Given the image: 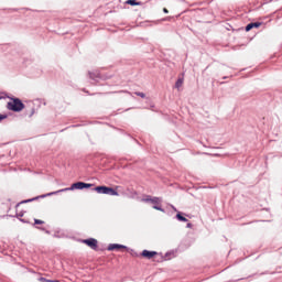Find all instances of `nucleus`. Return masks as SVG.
Instances as JSON below:
<instances>
[{
  "instance_id": "nucleus-19",
  "label": "nucleus",
  "mask_w": 282,
  "mask_h": 282,
  "mask_svg": "<svg viewBox=\"0 0 282 282\" xmlns=\"http://www.w3.org/2000/svg\"><path fill=\"white\" fill-rule=\"evenodd\" d=\"M25 202H28V200H25ZM21 204H25V203H24V202L19 203V204L15 206V208H19V206H21Z\"/></svg>"
},
{
  "instance_id": "nucleus-1",
  "label": "nucleus",
  "mask_w": 282,
  "mask_h": 282,
  "mask_svg": "<svg viewBox=\"0 0 282 282\" xmlns=\"http://www.w3.org/2000/svg\"><path fill=\"white\" fill-rule=\"evenodd\" d=\"M7 107L10 111H23L25 109V105L19 98H12L8 104Z\"/></svg>"
},
{
  "instance_id": "nucleus-5",
  "label": "nucleus",
  "mask_w": 282,
  "mask_h": 282,
  "mask_svg": "<svg viewBox=\"0 0 282 282\" xmlns=\"http://www.w3.org/2000/svg\"><path fill=\"white\" fill-rule=\"evenodd\" d=\"M141 257H143L144 259H153V257H158V252L156 251L143 250L141 252Z\"/></svg>"
},
{
  "instance_id": "nucleus-16",
  "label": "nucleus",
  "mask_w": 282,
  "mask_h": 282,
  "mask_svg": "<svg viewBox=\"0 0 282 282\" xmlns=\"http://www.w3.org/2000/svg\"><path fill=\"white\" fill-rule=\"evenodd\" d=\"M6 118H8L7 115H0V122H1L2 120H6Z\"/></svg>"
},
{
  "instance_id": "nucleus-11",
  "label": "nucleus",
  "mask_w": 282,
  "mask_h": 282,
  "mask_svg": "<svg viewBox=\"0 0 282 282\" xmlns=\"http://www.w3.org/2000/svg\"><path fill=\"white\" fill-rule=\"evenodd\" d=\"M176 219H178V221H188V219H186V217L182 216V214H177Z\"/></svg>"
},
{
  "instance_id": "nucleus-13",
  "label": "nucleus",
  "mask_w": 282,
  "mask_h": 282,
  "mask_svg": "<svg viewBox=\"0 0 282 282\" xmlns=\"http://www.w3.org/2000/svg\"><path fill=\"white\" fill-rule=\"evenodd\" d=\"M34 224H36L37 226H43V224H45V221H43L41 219H35Z\"/></svg>"
},
{
  "instance_id": "nucleus-18",
  "label": "nucleus",
  "mask_w": 282,
  "mask_h": 282,
  "mask_svg": "<svg viewBox=\"0 0 282 282\" xmlns=\"http://www.w3.org/2000/svg\"><path fill=\"white\" fill-rule=\"evenodd\" d=\"M163 12H164L165 14H169V9L164 8V9H163Z\"/></svg>"
},
{
  "instance_id": "nucleus-17",
  "label": "nucleus",
  "mask_w": 282,
  "mask_h": 282,
  "mask_svg": "<svg viewBox=\"0 0 282 282\" xmlns=\"http://www.w3.org/2000/svg\"><path fill=\"white\" fill-rule=\"evenodd\" d=\"M154 210H162L161 207H158V206H153Z\"/></svg>"
},
{
  "instance_id": "nucleus-15",
  "label": "nucleus",
  "mask_w": 282,
  "mask_h": 282,
  "mask_svg": "<svg viewBox=\"0 0 282 282\" xmlns=\"http://www.w3.org/2000/svg\"><path fill=\"white\" fill-rule=\"evenodd\" d=\"M91 186H94V184H90V183H84V188H91Z\"/></svg>"
},
{
  "instance_id": "nucleus-10",
  "label": "nucleus",
  "mask_w": 282,
  "mask_h": 282,
  "mask_svg": "<svg viewBox=\"0 0 282 282\" xmlns=\"http://www.w3.org/2000/svg\"><path fill=\"white\" fill-rule=\"evenodd\" d=\"M127 6H142V2H138L135 0H127Z\"/></svg>"
},
{
  "instance_id": "nucleus-14",
  "label": "nucleus",
  "mask_w": 282,
  "mask_h": 282,
  "mask_svg": "<svg viewBox=\"0 0 282 282\" xmlns=\"http://www.w3.org/2000/svg\"><path fill=\"white\" fill-rule=\"evenodd\" d=\"M135 96H140V98H147V95L144 93H134Z\"/></svg>"
},
{
  "instance_id": "nucleus-2",
  "label": "nucleus",
  "mask_w": 282,
  "mask_h": 282,
  "mask_svg": "<svg viewBox=\"0 0 282 282\" xmlns=\"http://www.w3.org/2000/svg\"><path fill=\"white\" fill-rule=\"evenodd\" d=\"M118 186L113 187H107V186H97L95 187L96 193H99L100 195H112L115 197H118L120 194L118 193Z\"/></svg>"
},
{
  "instance_id": "nucleus-6",
  "label": "nucleus",
  "mask_w": 282,
  "mask_h": 282,
  "mask_svg": "<svg viewBox=\"0 0 282 282\" xmlns=\"http://www.w3.org/2000/svg\"><path fill=\"white\" fill-rule=\"evenodd\" d=\"M108 250L109 251H113V250H127V246L124 245H118V243H111L108 246Z\"/></svg>"
},
{
  "instance_id": "nucleus-8",
  "label": "nucleus",
  "mask_w": 282,
  "mask_h": 282,
  "mask_svg": "<svg viewBox=\"0 0 282 282\" xmlns=\"http://www.w3.org/2000/svg\"><path fill=\"white\" fill-rule=\"evenodd\" d=\"M253 28H261V22H251L246 26V32H250Z\"/></svg>"
},
{
  "instance_id": "nucleus-4",
  "label": "nucleus",
  "mask_w": 282,
  "mask_h": 282,
  "mask_svg": "<svg viewBox=\"0 0 282 282\" xmlns=\"http://www.w3.org/2000/svg\"><path fill=\"white\" fill-rule=\"evenodd\" d=\"M82 242L91 248V250H98V240L96 238L84 239Z\"/></svg>"
},
{
  "instance_id": "nucleus-20",
  "label": "nucleus",
  "mask_w": 282,
  "mask_h": 282,
  "mask_svg": "<svg viewBox=\"0 0 282 282\" xmlns=\"http://www.w3.org/2000/svg\"><path fill=\"white\" fill-rule=\"evenodd\" d=\"M18 215L19 217H23V212H20Z\"/></svg>"
},
{
  "instance_id": "nucleus-3",
  "label": "nucleus",
  "mask_w": 282,
  "mask_h": 282,
  "mask_svg": "<svg viewBox=\"0 0 282 282\" xmlns=\"http://www.w3.org/2000/svg\"><path fill=\"white\" fill-rule=\"evenodd\" d=\"M83 188H84V183L83 182H77V183L72 184L70 187H66V188H63V189H59V191H56V192L48 193L47 197H51V195H58V193H65L67 191H83Z\"/></svg>"
},
{
  "instance_id": "nucleus-7",
  "label": "nucleus",
  "mask_w": 282,
  "mask_h": 282,
  "mask_svg": "<svg viewBox=\"0 0 282 282\" xmlns=\"http://www.w3.org/2000/svg\"><path fill=\"white\" fill-rule=\"evenodd\" d=\"M142 202H145V203L150 202L151 204H160V202H162V198L147 196L145 198L142 199Z\"/></svg>"
},
{
  "instance_id": "nucleus-9",
  "label": "nucleus",
  "mask_w": 282,
  "mask_h": 282,
  "mask_svg": "<svg viewBox=\"0 0 282 282\" xmlns=\"http://www.w3.org/2000/svg\"><path fill=\"white\" fill-rule=\"evenodd\" d=\"M182 85H184V77H180L176 83H175V87L176 89H180L182 87Z\"/></svg>"
},
{
  "instance_id": "nucleus-12",
  "label": "nucleus",
  "mask_w": 282,
  "mask_h": 282,
  "mask_svg": "<svg viewBox=\"0 0 282 282\" xmlns=\"http://www.w3.org/2000/svg\"><path fill=\"white\" fill-rule=\"evenodd\" d=\"M40 281H41V282H61V281H58V280H47V279H45V278H41Z\"/></svg>"
}]
</instances>
